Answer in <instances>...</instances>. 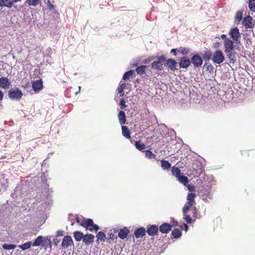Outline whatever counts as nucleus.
Returning <instances> with one entry per match:
<instances>
[{"label":"nucleus","mask_w":255,"mask_h":255,"mask_svg":"<svg viewBox=\"0 0 255 255\" xmlns=\"http://www.w3.org/2000/svg\"><path fill=\"white\" fill-rule=\"evenodd\" d=\"M80 226L84 228L86 230H89L91 232L93 231L97 232L100 229L99 226L95 224L93 220L90 218H84L80 223Z\"/></svg>","instance_id":"obj_1"},{"label":"nucleus","mask_w":255,"mask_h":255,"mask_svg":"<svg viewBox=\"0 0 255 255\" xmlns=\"http://www.w3.org/2000/svg\"><path fill=\"white\" fill-rule=\"evenodd\" d=\"M231 38L236 44L240 43L241 34L237 27L232 28L229 32Z\"/></svg>","instance_id":"obj_2"},{"label":"nucleus","mask_w":255,"mask_h":255,"mask_svg":"<svg viewBox=\"0 0 255 255\" xmlns=\"http://www.w3.org/2000/svg\"><path fill=\"white\" fill-rule=\"evenodd\" d=\"M166 58L164 55L157 57V60L151 64L152 68L154 69L161 70L163 69V63L165 62Z\"/></svg>","instance_id":"obj_3"},{"label":"nucleus","mask_w":255,"mask_h":255,"mask_svg":"<svg viewBox=\"0 0 255 255\" xmlns=\"http://www.w3.org/2000/svg\"><path fill=\"white\" fill-rule=\"evenodd\" d=\"M216 84H214V87L217 90L218 95L220 96L224 95L226 91L229 88V85L224 83H218L217 81H215Z\"/></svg>","instance_id":"obj_4"},{"label":"nucleus","mask_w":255,"mask_h":255,"mask_svg":"<svg viewBox=\"0 0 255 255\" xmlns=\"http://www.w3.org/2000/svg\"><path fill=\"white\" fill-rule=\"evenodd\" d=\"M225 59L224 55L223 52L219 50H216L212 56V60L213 62L220 64L222 63Z\"/></svg>","instance_id":"obj_5"},{"label":"nucleus","mask_w":255,"mask_h":255,"mask_svg":"<svg viewBox=\"0 0 255 255\" xmlns=\"http://www.w3.org/2000/svg\"><path fill=\"white\" fill-rule=\"evenodd\" d=\"M8 95L10 99L19 100L21 98L23 94L19 89L16 88L15 89L10 90L8 91Z\"/></svg>","instance_id":"obj_6"},{"label":"nucleus","mask_w":255,"mask_h":255,"mask_svg":"<svg viewBox=\"0 0 255 255\" xmlns=\"http://www.w3.org/2000/svg\"><path fill=\"white\" fill-rule=\"evenodd\" d=\"M252 17L249 15L244 18L242 24L246 28H251L254 27L255 23L252 22Z\"/></svg>","instance_id":"obj_7"},{"label":"nucleus","mask_w":255,"mask_h":255,"mask_svg":"<svg viewBox=\"0 0 255 255\" xmlns=\"http://www.w3.org/2000/svg\"><path fill=\"white\" fill-rule=\"evenodd\" d=\"M191 62L195 67H199L201 66L203 63L202 57L198 54L194 55L191 58Z\"/></svg>","instance_id":"obj_8"},{"label":"nucleus","mask_w":255,"mask_h":255,"mask_svg":"<svg viewBox=\"0 0 255 255\" xmlns=\"http://www.w3.org/2000/svg\"><path fill=\"white\" fill-rule=\"evenodd\" d=\"M73 245V241L71 236H66L64 237L61 246L64 248H67L69 246Z\"/></svg>","instance_id":"obj_9"},{"label":"nucleus","mask_w":255,"mask_h":255,"mask_svg":"<svg viewBox=\"0 0 255 255\" xmlns=\"http://www.w3.org/2000/svg\"><path fill=\"white\" fill-rule=\"evenodd\" d=\"M95 237L93 234H86L84 235L83 242L86 246L92 244L94 241Z\"/></svg>","instance_id":"obj_10"},{"label":"nucleus","mask_w":255,"mask_h":255,"mask_svg":"<svg viewBox=\"0 0 255 255\" xmlns=\"http://www.w3.org/2000/svg\"><path fill=\"white\" fill-rule=\"evenodd\" d=\"M172 225L168 223H163L159 226V231L162 234H167L171 230Z\"/></svg>","instance_id":"obj_11"},{"label":"nucleus","mask_w":255,"mask_h":255,"mask_svg":"<svg viewBox=\"0 0 255 255\" xmlns=\"http://www.w3.org/2000/svg\"><path fill=\"white\" fill-rule=\"evenodd\" d=\"M191 61L189 58L186 56L182 57L179 63L180 68H186L189 66Z\"/></svg>","instance_id":"obj_12"},{"label":"nucleus","mask_w":255,"mask_h":255,"mask_svg":"<svg viewBox=\"0 0 255 255\" xmlns=\"http://www.w3.org/2000/svg\"><path fill=\"white\" fill-rule=\"evenodd\" d=\"M165 65L169 67L171 70L174 71L176 69H177V62L174 60L172 59H168L167 60H165Z\"/></svg>","instance_id":"obj_13"},{"label":"nucleus","mask_w":255,"mask_h":255,"mask_svg":"<svg viewBox=\"0 0 255 255\" xmlns=\"http://www.w3.org/2000/svg\"><path fill=\"white\" fill-rule=\"evenodd\" d=\"M234 42L233 40H231L230 38L229 39H226V41L224 42V51L225 52H228V51L233 50L234 49Z\"/></svg>","instance_id":"obj_14"},{"label":"nucleus","mask_w":255,"mask_h":255,"mask_svg":"<svg viewBox=\"0 0 255 255\" xmlns=\"http://www.w3.org/2000/svg\"><path fill=\"white\" fill-rule=\"evenodd\" d=\"M158 231L157 226L155 225H150L149 226L146 232L148 235L150 236H154L157 235Z\"/></svg>","instance_id":"obj_15"},{"label":"nucleus","mask_w":255,"mask_h":255,"mask_svg":"<svg viewBox=\"0 0 255 255\" xmlns=\"http://www.w3.org/2000/svg\"><path fill=\"white\" fill-rule=\"evenodd\" d=\"M32 87L35 92H39L43 88L42 81H33Z\"/></svg>","instance_id":"obj_16"},{"label":"nucleus","mask_w":255,"mask_h":255,"mask_svg":"<svg viewBox=\"0 0 255 255\" xmlns=\"http://www.w3.org/2000/svg\"><path fill=\"white\" fill-rule=\"evenodd\" d=\"M145 234L146 230L143 227L138 228L134 232V235L136 239L143 237Z\"/></svg>","instance_id":"obj_17"},{"label":"nucleus","mask_w":255,"mask_h":255,"mask_svg":"<svg viewBox=\"0 0 255 255\" xmlns=\"http://www.w3.org/2000/svg\"><path fill=\"white\" fill-rule=\"evenodd\" d=\"M225 52L227 54V56L229 59V62L231 64H234L236 61V57L235 56L236 52L233 51V50L228 51V52Z\"/></svg>","instance_id":"obj_18"},{"label":"nucleus","mask_w":255,"mask_h":255,"mask_svg":"<svg viewBox=\"0 0 255 255\" xmlns=\"http://www.w3.org/2000/svg\"><path fill=\"white\" fill-rule=\"evenodd\" d=\"M129 232V230L127 227H124L123 229H121L120 230L118 233V237L121 239L124 240L128 237Z\"/></svg>","instance_id":"obj_19"},{"label":"nucleus","mask_w":255,"mask_h":255,"mask_svg":"<svg viewBox=\"0 0 255 255\" xmlns=\"http://www.w3.org/2000/svg\"><path fill=\"white\" fill-rule=\"evenodd\" d=\"M96 238L97 240L96 242V243L98 245L100 243V241L104 242L107 239L105 234L102 231L99 232L98 233V234L96 235Z\"/></svg>","instance_id":"obj_20"},{"label":"nucleus","mask_w":255,"mask_h":255,"mask_svg":"<svg viewBox=\"0 0 255 255\" xmlns=\"http://www.w3.org/2000/svg\"><path fill=\"white\" fill-rule=\"evenodd\" d=\"M122 134L124 137L128 139H130L131 138L130 130L127 126H123L122 127Z\"/></svg>","instance_id":"obj_21"},{"label":"nucleus","mask_w":255,"mask_h":255,"mask_svg":"<svg viewBox=\"0 0 255 255\" xmlns=\"http://www.w3.org/2000/svg\"><path fill=\"white\" fill-rule=\"evenodd\" d=\"M119 122L121 125H124L126 122V114L123 111H121L118 114Z\"/></svg>","instance_id":"obj_22"},{"label":"nucleus","mask_w":255,"mask_h":255,"mask_svg":"<svg viewBox=\"0 0 255 255\" xmlns=\"http://www.w3.org/2000/svg\"><path fill=\"white\" fill-rule=\"evenodd\" d=\"M84 234L80 231H75L73 233V237L77 242H80L83 239Z\"/></svg>","instance_id":"obj_23"},{"label":"nucleus","mask_w":255,"mask_h":255,"mask_svg":"<svg viewBox=\"0 0 255 255\" xmlns=\"http://www.w3.org/2000/svg\"><path fill=\"white\" fill-rule=\"evenodd\" d=\"M13 1L11 0H0V6L12 7Z\"/></svg>","instance_id":"obj_24"},{"label":"nucleus","mask_w":255,"mask_h":255,"mask_svg":"<svg viewBox=\"0 0 255 255\" xmlns=\"http://www.w3.org/2000/svg\"><path fill=\"white\" fill-rule=\"evenodd\" d=\"M134 74V71L133 70H129L126 72L123 77V80H129V79L133 78V75Z\"/></svg>","instance_id":"obj_25"},{"label":"nucleus","mask_w":255,"mask_h":255,"mask_svg":"<svg viewBox=\"0 0 255 255\" xmlns=\"http://www.w3.org/2000/svg\"><path fill=\"white\" fill-rule=\"evenodd\" d=\"M172 174L177 178L181 174V170L175 166H173L171 169Z\"/></svg>","instance_id":"obj_26"},{"label":"nucleus","mask_w":255,"mask_h":255,"mask_svg":"<svg viewBox=\"0 0 255 255\" xmlns=\"http://www.w3.org/2000/svg\"><path fill=\"white\" fill-rule=\"evenodd\" d=\"M182 233L180 230L178 229H174L172 231L171 235L174 239H177L181 237Z\"/></svg>","instance_id":"obj_27"},{"label":"nucleus","mask_w":255,"mask_h":255,"mask_svg":"<svg viewBox=\"0 0 255 255\" xmlns=\"http://www.w3.org/2000/svg\"><path fill=\"white\" fill-rule=\"evenodd\" d=\"M194 204L192 203H190V202H187L183 208V209H182V212L184 214H187V213L188 212L189 209H190V208L193 206L194 205Z\"/></svg>","instance_id":"obj_28"},{"label":"nucleus","mask_w":255,"mask_h":255,"mask_svg":"<svg viewBox=\"0 0 255 255\" xmlns=\"http://www.w3.org/2000/svg\"><path fill=\"white\" fill-rule=\"evenodd\" d=\"M178 181L184 185L188 184L189 181L187 177L182 174L177 178Z\"/></svg>","instance_id":"obj_29"},{"label":"nucleus","mask_w":255,"mask_h":255,"mask_svg":"<svg viewBox=\"0 0 255 255\" xmlns=\"http://www.w3.org/2000/svg\"><path fill=\"white\" fill-rule=\"evenodd\" d=\"M43 237L39 236L37 237V238L35 240L34 242L32 243V246L33 247H37L41 245L42 242L43 241Z\"/></svg>","instance_id":"obj_30"},{"label":"nucleus","mask_w":255,"mask_h":255,"mask_svg":"<svg viewBox=\"0 0 255 255\" xmlns=\"http://www.w3.org/2000/svg\"><path fill=\"white\" fill-rule=\"evenodd\" d=\"M171 164L167 160H161V166L164 170H168L171 168Z\"/></svg>","instance_id":"obj_31"},{"label":"nucleus","mask_w":255,"mask_h":255,"mask_svg":"<svg viewBox=\"0 0 255 255\" xmlns=\"http://www.w3.org/2000/svg\"><path fill=\"white\" fill-rule=\"evenodd\" d=\"M196 194L193 193H189L187 196V202L195 204V198Z\"/></svg>","instance_id":"obj_32"},{"label":"nucleus","mask_w":255,"mask_h":255,"mask_svg":"<svg viewBox=\"0 0 255 255\" xmlns=\"http://www.w3.org/2000/svg\"><path fill=\"white\" fill-rule=\"evenodd\" d=\"M31 246H32V244L31 242L29 241V242H26V243H24L23 244L19 245V248L20 249H21L22 250L24 251V250L29 249Z\"/></svg>","instance_id":"obj_33"},{"label":"nucleus","mask_w":255,"mask_h":255,"mask_svg":"<svg viewBox=\"0 0 255 255\" xmlns=\"http://www.w3.org/2000/svg\"><path fill=\"white\" fill-rule=\"evenodd\" d=\"M135 146L136 149L141 151L145 148V145L144 143H141L140 141H136L135 142Z\"/></svg>","instance_id":"obj_34"},{"label":"nucleus","mask_w":255,"mask_h":255,"mask_svg":"<svg viewBox=\"0 0 255 255\" xmlns=\"http://www.w3.org/2000/svg\"><path fill=\"white\" fill-rule=\"evenodd\" d=\"M144 153L145 156L148 159L154 158L156 157V155L153 153L150 149L145 150Z\"/></svg>","instance_id":"obj_35"},{"label":"nucleus","mask_w":255,"mask_h":255,"mask_svg":"<svg viewBox=\"0 0 255 255\" xmlns=\"http://www.w3.org/2000/svg\"><path fill=\"white\" fill-rule=\"evenodd\" d=\"M117 238L115 235L113 233H109L108 237L106 239L107 242L109 243H112L114 242V241Z\"/></svg>","instance_id":"obj_36"},{"label":"nucleus","mask_w":255,"mask_h":255,"mask_svg":"<svg viewBox=\"0 0 255 255\" xmlns=\"http://www.w3.org/2000/svg\"><path fill=\"white\" fill-rule=\"evenodd\" d=\"M146 68L147 67L145 65H141L137 67L135 71L138 74H142L145 73V70Z\"/></svg>","instance_id":"obj_37"},{"label":"nucleus","mask_w":255,"mask_h":255,"mask_svg":"<svg viewBox=\"0 0 255 255\" xmlns=\"http://www.w3.org/2000/svg\"><path fill=\"white\" fill-rule=\"evenodd\" d=\"M9 81H0V87L4 89H7L10 85Z\"/></svg>","instance_id":"obj_38"},{"label":"nucleus","mask_w":255,"mask_h":255,"mask_svg":"<svg viewBox=\"0 0 255 255\" xmlns=\"http://www.w3.org/2000/svg\"><path fill=\"white\" fill-rule=\"evenodd\" d=\"M43 241L42 242L41 245L42 247H45L46 248L48 245L51 244V241L48 239L47 237H44Z\"/></svg>","instance_id":"obj_39"},{"label":"nucleus","mask_w":255,"mask_h":255,"mask_svg":"<svg viewBox=\"0 0 255 255\" xmlns=\"http://www.w3.org/2000/svg\"><path fill=\"white\" fill-rule=\"evenodd\" d=\"M243 18V13L242 12L240 11H237L236 14L235 16V20L238 22H240Z\"/></svg>","instance_id":"obj_40"},{"label":"nucleus","mask_w":255,"mask_h":255,"mask_svg":"<svg viewBox=\"0 0 255 255\" xmlns=\"http://www.w3.org/2000/svg\"><path fill=\"white\" fill-rule=\"evenodd\" d=\"M28 5L36 6L40 3L39 0H26V1Z\"/></svg>","instance_id":"obj_41"},{"label":"nucleus","mask_w":255,"mask_h":255,"mask_svg":"<svg viewBox=\"0 0 255 255\" xmlns=\"http://www.w3.org/2000/svg\"><path fill=\"white\" fill-rule=\"evenodd\" d=\"M2 248L4 249L9 250L15 249L16 248V245L13 244H5L2 245Z\"/></svg>","instance_id":"obj_42"},{"label":"nucleus","mask_w":255,"mask_h":255,"mask_svg":"<svg viewBox=\"0 0 255 255\" xmlns=\"http://www.w3.org/2000/svg\"><path fill=\"white\" fill-rule=\"evenodd\" d=\"M249 7L251 11H255V0H249Z\"/></svg>","instance_id":"obj_43"},{"label":"nucleus","mask_w":255,"mask_h":255,"mask_svg":"<svg viewBox=\"0 0 255 255\" xmlns=\"http://www.w3.org/2000/svg\"><path fill=\"white\" fill-rule=\"evenodd\" d=\"M178 52L181 53L183 55H187L189 52V50L186 48L180 47L178 49Z\"/></svg>","instance_id":"obj_44"},{"label":"nucleus","mask_w":255,"mask_h":255,"mask_svg":"<svg viewBox=\"0 0 255 255\" xmlns=\"http://www.w3.org/2000/svg\"><path fill=\"white\" fill-rule=\"evenodd\" d=\"M126 84H122L121 86L118 88V92L120 94L121 96H123L124 94V90L125 88Z\"/></svg>","instance_id":"obj_45"},{"label":"nucleus","mask_w":255,"mask_h":255,"mask_svg":"<svg viewBox=\"0 0 255 255\" xmlns=\"http://www.w3.org/2000/svg\"><path fill=\"white\" fill-rule=\"evenodd\" d=\"M212 56L213 55L211 51H206L203 55V57L205 59L209 60L211 59Z\"/></svg>","instance_id":"obj_46"},{"label":"nucleus","mask_w":255,"mask_h":255,"mask_svg":"<svg viewBox=\"0 0 255 255\" xmlns=\"http://www.w3.org/2000/svg\"><path fill=\"white\" fill-rule=\"evenodd\" d=\"M252 150H243L241 151V154L243 156L248 157L250 155V152H252Z\"/></svg>","instance_id":"obj_47"},{"label":"nucleus","mask_w":255,"mask_h":255,"mask_svg":"<svg viewBox=\"0 0 255 255\" xmlns=\"http://www.w3.org/2000/svg\"><path fill=\"white\" fill-rule=\"evenodd\" d=\"M185 215L184 219L186 221V222L188 223V224L192 223V221H193L192 218L190 217V216L189 215H188L186 214H185Z\"/></svg>","instance_id":"obj_48"},{"label":"nucleus","mask_w":255,"mask_h":255,"mask_svg":"<svg viewBox=\"0 0 255 255\" xmlns=\"http://www.w3.org/2000/svg\"><path fill=\"white\" fill-rule=\"evenodd\" d=\"M46 1H47V7L50 10H53L54 9V6L53 4L51 3V2L49 1V0H44V2H46Z\"/></svg>","instance_id":"obj_49"},{"label":"nucleus","mask_w":255,"mask_h":255,"mask_svg":"<svg viewBox=\"0 0 255 255\" xmlns=\"http://www.w3.org/2000/svg\"><path fill=\"white\" fill-rule=\"evenodd\" d=\"M120 108L122 109H124L126 107V101L124 99H121L120 102Z\"/></svg>","instance_id":"obj_50"},{"label":"nucleus","mask_w":255,"mask_h":255,"mask_svg":"<svg viewBox=\"0 0 255 255\" xmlns=\"http://www.w3.org/2000/svg\"><path fill=\"white\" fill-rule=\"evenodd\" d=\"M204 67L208 70H212L213 69L212 65L209 63H205Z\"/></svg>","instance_id":"obj_51"},{"label":"nucleus","mask_w":255,"mask_h":255,"mask_svg":"<svg viewBox=\"0 0 255 255\" xmlns=\"http://www.w3.org/2000/svg\"><path fill=\"white\" fill-rule=\"evenodd\" d=\"M221 38L224 40V41H226V39H229V38L227 37V36L226 34H222L221 35Z\"/></svg>","instance_id":"obj_52"},{"label":"nucleus","mask_w":255,"mask_h":255,"mask_svg":"<svg viewBox=\"0 0 255 255\" xmlns=\"http://www.w3.org/2000/svg\"><path fill=\"white\" fill-rule=\"evenodd\" d=\"M177 51H178V49H172L171 50V53H172L174 54V55L175 56L177 54V53H176Z\"/></svg>","instance_id":"obj_53"},{"label":"nucleus","mask_w":255,"mask_h":255,"mask_svg":"<svg viewBox=\"0 0 255 255\" xmlns=\"http://www.w3.org/2000/svg\"><path fill=\"white\" fill-rule=\"evenodd\" d=\"M57 235L58 236H63V231H61V230H59V231H57Z\"/></svg>","instance_id":"obj_54"},{"label":"nucleus","mask_w":255,"mask_h":255,"mask_svg":"<svg viewBox=\"0 0 255 255\" xmlns=\"http://www.w3.org/2000/svg\"><path fill=\"white\" fill-rule=\"evenodd\" d=\"M3 97V94L2 93V92H1L0 91V101H1L2 100Z\"/></svg>","instance_id":"obj_55"},{"label":"nucleus","mask_w":255,"mask_h":255,"mask_svg":"<svg viewBox=\"0 0 255 255\" xmlns=\"http://www.w3.org/2000/svg\"><path fill=\"white\" fill-rule=\"evenodd\" d=\"M76 222L79 224V225H80V223L82 222H80V219L78 217H77L76 219Z\"/></svg>","instance_id":"obj_56"},{"label":"nucleus","mask_w":255,"mask_h":255,"mask_svg":"<svg viewBox=\"0 0 255 255\" xmlns=\"http://www.w3.org/2000/svg\"><path fill=\"white\" fill-rule=\"evenodd\" d=\"M184 229H185V230L186 231H187V230H188V227L187 225V224H184Z\"/></svg>","instance_id":"obj_57"},{"label":"nucleus","mask_w":255,"mask_h":255,"mask_svg":"<svg viewBox=\"0 0 255 255\" xmlns=\"http://www.w3.org/2000/svg\"><path fill=\"white\" fill-rule=\"evenodd\" d=\"M150 61H151V60L150 59H146L145 60V63H148L150 62Z\"/></svg>","instance_id":"obj_58"},{"label":"nucleus","mask_w":255,"mask_h":255,"mask_svg":"<svg viewBox=\"0 0 255 255\" xmlns=\"http://www.w3.org/2000/svg\"><path fill=\"white\" fill-rule=\"evenodd\" d=\"M54 241L56 245H57V243H58L59 242V241H58L57 239H55L54 240Z\"/></svg>","instance_id":"obj_59"},{"label":"nucleus","mask_w":255,"mask_h":255,"mask_svg":"<svg viewBox=\"0 0 255 255\" xmlns=\"http://www.w3.org/2000/svg\"><path fill=\"white\" fill-rule=\"evenodd\" d=\"M0 80H8L6 78L2 77L0 78Z\"/></svg>","instance_id":"obj_60"},{"label":"nucleus","mask_w":255,"mask_h":255,"mask_svg":"<svg viewBox=\"0 0 255 255\" xmlns=\"http://www.w3.org/2000/svg\"><path fill=\"white\" fill-rule=\"evenodd\" d=\"M5 156H3V157H1V159H3V158H5Z\"/></svg>","instance_id":"obj_61"},{"label":"nucleus","mask_w":255,"mask_h":255,"mask_svg":"<svg viewBox=\"0 0 255 255\" xmlns=\"http://www.w3.org/2000/svg\"><path fill=\"white\" fill-rule=\"evenodd\" d=\"M73 224H74V223H71V225H72H72H73Z\"/></svg>","instance_id":"obj_62"},{"label":"nucleus","mask_w":255,"mask_h":255,"mask_svg":"<svg viewBox=\"0 0 255 255\" xmlns=\"http://www.w3.org/2000/svg\"><path fill=\"white\" fill-rule=\"evenodd\" d=\"M177 224V222H176V224L175 225V226H176Z\"/></svg>","instance_id":"obj_63"}]
</instances>
